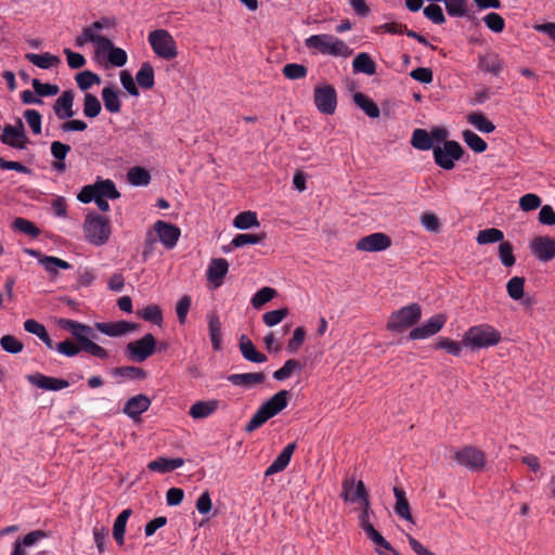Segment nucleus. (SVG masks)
<instances>
[{
	"label": "nucleus",
	"instance_id": "obj_16",
	"mask_svg": "<svg viewBox=\"0 0 555 555\" xmlns=\"http://www.w3.org/2000/svg\"><path fill=\"white\" fill-rule=\"evenodd\" d=\"M391 238L382 232H376L366 236L361 237L357 244L356 248L362 251H382L390 247Z\"/></svg>",
	"mask_w": 555,
	"mask_h": 555
},
{
	"label": "nucleus",
	"instance_id": "obj_4",
	"mask_svg": "<svg viewBox=\"0 0 555 555\" xmlns=\"http://www.w3.org/2000/svg\"><path fill=\"white\" fill-rule=\"evenodd\" d=\"M465 347H489L501 341V333L489 324L472 326L464 336Z\"/></svg>",
	"mask_w": 555,
	"mask_h": 555
},
{
	"label": "nucleus",
	"instance_id": "obj_47",
	"mask_svg": "<svg viewBox=\"0 0 555 555\" xmlns=\"http://www.w3.org/2000/svg\"><path fill=\"white\" fill-rule=\"evenodd\" d=\"M98 195L109 199H116L120 196V193L116 189L115 183L109 180H99L95 182Z\"/></svg>",
	"mask_w": 555,
	"mask_h": 555
},
{
	"label": "nucleus",
	"instance_id": "obj_59",
	"mask_svg": "<svg viewBox=\"0 0 555 555\" xmlns=\"http://www.w3.org/2000/svg\"><path fill=\"white\" fill-rule=\"evenodd\" d=\"M93 539L96 545V548L100 554H103L106 551V541L108 538V529L104 526H94L93 530Z\"/></svg>",
	"mask_w": 555,
	"mask_h": 555
},
{
	"label": "nucleus",
	"instance_id": "obj_51",
	"mask_svg": "<svg viewBox=\"0 0 555 555\" xmlns=\"http://www.w3.org/2000/svg\"><path fill=\"white\" fill-rule=\"evenodd\" d=\"M13 229L24 234H27L33 238L37 237L40 234V230L35 225V223L22 217L14 219Z\"/></svg>",
	"mask_w": 555,
	"mask_h": 555
},
{
	"label": "nucleus",
	"instance_id": "obj_39",
	"mask_svg": "<svg viewBox=\"0 0 555 555\" xmlns=\"http://www.w3.org/2000/svg\"><path fill=\"white\" fill-rule=\"evenodd\" d=\"M127 179L132 185L146 186L151 181V175L145 168L137 166L128 170Z\"/></svg>",
	"mask_w": 555,
	"mask_h": 555
},
{
	"label": "nucleus",
	"instance_id": "obj_64",
	"mask_svg": "<svg viewBox=\"0 0 555 555\" xmlns=\"http://www.w3.org/2000/svg\"><path fill=\"white\" fill-rule=\"evenodd\" d=\"M287 313L288 311L286 308L268 311L262 315V320L266 325L274 326L279 324Z\"/></svg>",
	"mask_w": 555,
	"mask_h": 555
},
{
	"label": "nucleus",
	"instance_id": "obj_25",
	"mask_svg": "<svg viewBox=\"0 0 555 555\" xmlns=\"http://www.w3.org/2000/svg\"><path fill=\"white\" fill-rule=\"evenodd\" d=\"M184 465V460L182 457H164L158 456L154 461H151L147 464V468L152 472H157L160 474H166L173 472L177 468H180Z\"/></svg>",
	"mask_w": 555,
	"mask_h": 555
},
{
	"label": "nucleus",
	"instance_id": "obj_37",
	"mask_svg": "<svg viewBox=\"0 0 555 555\" xmlns=\"http://www.w3.org/2000/svg\"><path fill=\"white\" fill-rule=\"evenodd\" d=\"M353 101L369 117L377 118L379 116L380 111L377 104L365 94L361 92L354 93Z\"/></svg>",
	"mask_w": 555,
	"mask_h": 555
},
{
	"label": "nucleus",
	"instance_id": "obj_58",
	"mask_svg": "<svg viewBox=\"0 0 555 555\" xmlns=\"http://www.w3.org/2000/svg\"><path fill=\"white\" fill-rule=\"evenodd\" d=\"M48 532L44 530H34L23 537H18L16 541L26 547L36 545L39 541L48 538Z\"/></svg>",
	"mask_w": 555,
	"mask_h": 555
},
{
	"label": "nucleus",
	"instance_id": "obj_34",
	"mask_svg": "<svg viewBox=\"0 0 555 555\" xmlns=\"http://www.w3.org/2000/svg\"><path fill=\"white\" fill-rule=\"evenodd\" d=\"M101 94L106 111L114 114L120 112L121 102L118 91L114 87H104Z\"/></svg>",
	"mask_w": 555,
	"mask_h": 555
},
{
	"label": "nucleus",
	"instance_id": "obj_24",
	"mask_svg": "<svg viewBox=\"0 0 555 555\" xmlns=\"http://www.w3.org/2000/svg\"><path fill=\"white\" fill-rule=\"evenodd\" d=\"M74 98V91L66 90L55 101L53 105V111L59 119H68L75 115V112L73 111Z\"/></svg>",
	"mask_w": 555,
	"mask_h": 555
},
{
	"label": "nucleus",
	"instance_id": "obj_61",
	"mask_svg": "<svg viewBox=\"0 0 555 555\" xmlns=\"http://www.w3.org/2000/svg\"><path fill=\"white\" fill-rule=\"evenodd\" d=\"M444 4L449 15L455 17L466 15L467 0H444Z\"/></svg>",
	"mask_w": 555,
	"mask_h": 555
},
{
	"label": "nucleus",
	"instance_id": "obj_3",
	"mask_svg": "<svg viewBox=\"0 0 555 555\" xmlns=\"http://www.w3.org/2000/svg\"><path fill=\"white\" fill-rule=\"evenodd\" d=\"M86 240L95 245H104L111 236V223L107 217L89 214L83 222Z\"/></svg>",
	"mask_w": 555,
	"mask_h": 555
},
{
	"label": "nucleus",
	"instance_id": "obj_8",
	"mask_svg": "<svg viewBox=\"0 0 555 555\" xmlns=\"http://www.w3.org/2000/svg\"><path fill=\"white\" fill-rule=\"evenodd\" d=\"M59 324L63 330L72 333V335L79 341L80 347H100L94 343V340L99 338L95 327L68 319H61Z\"/></svg>",
	"mask_w": 555,
	"mask_h": 555
},
{
	"label": "nucleus",
	"instance_id": "obj_22",
	"mask_svg": "<svg viewBox=\"0 0 555 555\" xmlns=\"http://www.w3.org/2000/svg\"><path fill=\"white\" fill-rule=\"evenodd\" d=\"M504 61L495 52H487L478 56V68L481 72L499 76L504 69Z\"/></svg>",
	"mask_w": 555,
	"mask_h": 555
},
{
	"label": "nucleus",
	"instance_id": "obj_46",
	"mask_svg": "<svg viewBox=\"0 0 555 555\" xmlns=\"http://www.w3.org/2000/svg\"><path fill=\"white\" fill-rule=\"evenodd\" d=\"M75 80L77 82V86L82 90L87 91L90 89L93 85L101 83V78L98 74L91 72V70H83L76 75Z\"/></svg>",
	"mask_w": 555,
	"mask_h": 555
},
{
	"label": "nucleus",
	"instance_id": "obj_54",
	"mask_svg": "<svg viewBox=\"0 0 555 555\" xmlns=\"http://www.w3.org/2000/svg\"><path fill=\"white\" fill-rule=\"evenodd\" d=\"M275 295L276 291L274 288L264 286L253 296L250 301L254 308L259 309L270 301Z\"/></svg>",
	"mask_w": 555,
	"mask_h": 555
},
{
	"label": "nucleus",
	"instance_id": "obj_40",
	"mask_svg": "<svg viewBox=\"0 0 555 555\" xmlns=\"http://www.w3.org/2000/svg\"><path fill=\"white\" fill-rule=\"evenodd\" d=\"M354 72L373 75L376 70V65L371 56L366 53H359L352 62Z\"/></svg>",
	"mask_w": 555,
	"mask_h": 555
},
{
	"label": "nucleus",
	"instance_id": "obj_31",
	"mask_svg": "<svg viewBox=\"0 0 555 555\" xmlns=\"http://www.w3.org/2000/svg\"><path fill=\"white\" fill-rule=\"evenodd\" d=\"M25 59L34 64L35 66L48 69L53 66H56L61 63V60L59 56L53 55L49 52L42 53V54H36V53H26Z\"/></svg>",
	"mask_w": 555,
	"mask_h": 555
},
{
	"label": "nucleus",
	"instance_id": "obj_27",
	"mask_svg": "<svg viewBox=\"0 0 555 555\" xmlns=\"http://www.w3.org/2000/svg\"><path fill=\"white\" fill-rule=\"evenodd\" d=\"M218 406V400L196 401L191 405L189 414L194 420H203L214 414Z\"/></svg>",
	"mask_w": 555,
	"mask_h": 555
},
{
	"label": "nucleus",
	"instance_id": "obj_32",
	"mask_svg": "<svg viewBox=\"0 0 555 555\" xmlns=\"http://www.w3.org/2000/svg\"><path fill=\"white\" fill-rule=\"evenodd\" d=\"M131 513L132 511L130 508H126L116 517L114 521L113 537L119 546L124 545L125 543L126 526Z\"/></svg>",
	"mask_w": 555,
	"mask_h": 555
},
{
	"label": "nucleus",
	"instance_id": "obj_20",
	"mask_svg": "<svg viewBox=\"0 0 555 555\" xmlns=\"http://www.w3.org/2000/svg\"><path fill=\"white\" fill-rule=\"evenodd\" d=\"M151 399L143 393L133 396L127 400L122 412L133 421L140 420V416L151 406Z\"/></svg>",
	"mask_w": 555,
	"mask_h": 555
},
{
	"label": "nucleus",
	"instance_id": "obj_56",
	"mask_svg": "<svg viewBox=\"0 0 555 555\" xmlns=\"http://www.w3.org/2000/svg\"><path fill=\"white\" fill-rule=\"evenodd\" d=\"M31 86L38 96H54L60 92L57 85L43 83L39 79L31 80Z\"/></svg>",
	"mask_w": 555,
	"mask_h": 555
},
{
	"label": "nucleus",
	"instance_id": "obj_19",
	"mask_svg": "<svg viewBox=\"0 0 555 555\" xmlns=\"http://www.w3.org/2000/svg\"><path fill=\"white\" fill-rule=\"evenodd\" d=\"M530 248L539 260L547 262L555 257V238L538 236L531 242Z\"/></svg>",
	"mask_w": 555,
	"mask_h": 555
},
{
	"label": "nucleus",
	"instance_id": "obj_12",
	"mask_svg": "<svg viewBox=\"0 0 555 555\" xmlns=\"http://www.w3.org/2000/svg\"><path fill=\"white\" fill-rule=\"evenodd\" d=\"M313 100L317 108L325 115H333L337 106V93L331 85L317 86Z\"/></svg>",
	"mask_w": 555,
	"mask_h": 555
},
{
	"label": "nucleus",
	"instance_id": "obj_43",
	"mask_svg": "<svg viewBox=\"0 0 555 555\" xmlns=\"http://www.w3.org/2000/svg\"><path fill=\"white\" fill-rule=\"evenodd\" d=\"M301 367L302 365L298 360L288 359L282 367L273 373V378L279 382L285 380L289 378L296 370L300 371Z\"/></svg>",
	"mask_w": 555,
	"mask_h": 555
},
{
	"label": "nucleus",
	"instance_id": "obj_60",
	"mask_svg": "<svg viewBox=\"0 0 555 555\" xmlns=\"http://www.w3.org/2000/svg\"><path fill=\"white\" fill-rule=\"evenodd\" d=\"M424 15L434 24L441 25L446 22L443 11L439 4L431 3L425 7Z\"/></svg>",
	"mask_w": 555,
	"mask_h": 555
},
{
	"label": "nucleus",
	"instance_id": "obj_49",
	"mask_svg": "<svg viewBox=\"0 0 555 555\" xmlns=\"http://www.w3.org/2000/svg\"><path fill=\"white\" fill-rule=\"evenodd\" d=\"M514 247L511 242L502 241L499 245V257L502 264L506 268L513 267L516 262Z\"/></svg>",
	"mask_w": 555,
	"mask_h": 555
},
{
	"label": "nucleus",
	"instance_id": "obj_62",
	"mask_svg": "<svg viewBox=\"0 0 555 555\" xmlns=\"http://www.w3.org/2000/svg\"><path fill=\"white\" fill-rule=\"evenodd\" d=\"M157 349H125V357L131 362H143L155 353Z\"/></svg>",
	"mask_w": 555,
	"mask_h": 555
},
{
	"label": "nucleus",
	"instance_id": "obj_15",
	"mask_svg": "<svg viewBox=\"0 0 555 555\" xmlns=\"http://www.w3.org/2000/svg\"><path fill=\"white\" fill-rule=\"evenodd\" d=\"M90 39H93L92 37ZM99 41L96 53H107V61L112 66L121 67L127 63V53L124 49L115 47L113 41L108 38H94Z\"/></svg>",
	"mask_w": 555,
	"mask_h": 555
},
{
	"label": "nucleus",
	"instance_id": "obj_28",
	"mask_svg": "<svg viewBox=\"0 0 555 555\" xmlns=\"http://www.w3.org/2000/svg\"><path fill=\"white\" fill-rule=\"evenodd\" d=\"M69 152L70 145L68 144L60 141H53L51 143V154L56 159V162L52 165L54 170L59 172H64L66 170L64 160Z\"/></svg>",
	"mask_w": 555,
	"mask_h": 555
},
{
	"label": "nucleus",
	"instance_id": "obj_1",
	"mask_svg": "<svg viewBox=\"0 0 555 555\" xmlns=\"http://www.w3.org/2000/svg\"><path fill=\"white\" fill-rule=\"evenodd\" d=\"M288 398V390L283 389L274 393L270 399H268L258 408V410L246 424L245 430L247 433H251L261 427L267 421L278 415L287 406Z\"/></svg>",
	"mask_w": 555,
	"mask_h": 555
},
{
	"label": "nucleus",
	"instance_id": "obj_44",
	"mask_svg": "<svg viewBox=\"0 0 555 555\" xmlns=\"http://www.w3.org/2000/svg\"><path fill=\"white\" fill-rule=\"evenodd\" d=\"M208 319V328H209V337L212 347H220L221 340V323L217 314L209 313L207 315Z\"/></svg>",
	"mask_w": 555,
	"mask_h": 555
},
{
	"label": "nucleus",
	"instance_id": "obj_53",
	"mask_svg": "<svg viewBox=\"0 0 555 555\" xmlns=\"http://www.w3.org/2000/svg\"><path fill=\"white\" fill-rule=\"evenodd\" d=\"M283 75L291 80L302 79L308 74V68L302 64L288 63L283 69Z\"/></svg>",
	"mask_w": 555,
	"mask_h": 555
},
{
	"label": "nucleus",
	"instance_id": "obj_50",
	"mask_svg": "<svg viewBox=\"0 0 555 555\" xmlns=\"http://www.w3.org/2000/svg\"><path fill=\"white\" fill-rule=\"evenodd\" d=\"M504 237V234L501 230L495 228L485 229L478 232L477 235V243L482 244H490V243H496L502 242Z\"/></svg>",
	"mask_w": 555,
	"mask_h": 555
},
{
	"label": "nucleus",
	"instance_id": "obj_17",
	"mask_svg": "<svg viewBox=\"0 0 555 555\" xmlns=\"http://www.w3.org/2000/svg\"><path fill=\"white\" fill-rule=\"evenodd\" d=\"M27 380L31 385L48 391H59L69 386V383L66 379L47 376L38 372L27 375Z\"/></svg>",
	"mask_w": 555,
	"mask_h": 555
},
{
	"label": "nucleus",
	"instance_id": "obj_7",
	"mask_svg": "<svg viewBox=\"0 0 555 555\" xmlns=\"http://www.w3.org/2000/svg\"><path fill=\"white\" fill-rule=\"evenodd\" d=\"M149 42L154 53L165 60L175 59L178 55L177 44L169 31L156 29L149 34Z\"/></svg>",
	"mask_w": 555,
	"mask_h": 555
},
{
	"label": "nucleus",
	"instance_id": "obj_2",
	"mask_svg": "<svg viewBox=\"0 0 555 555\" xmlns=\"http://www.w3.org/2000/svg\"><path fill=\"white\" fill-rule=\"evenodd\" d=\"M308 49L332 56H349L352 50L339 38L330 34L312 35L305 40Z\"/></svg>",
	"mask_w": 555,
	"mask_h": 555
},
{
	"label": "nucleus",
	"instance_id": "obj_29",
	"mask_svg": "<svg viewBox=\"0 0 555 555\" xmlns=\"http://www.w3.org/2000/svg\"><path fill=\"white\" fill-rule=\"evenodd\" d=\"M112 376L122 380H143L146 378V372L137 366H118L112 370Z\"/></svg>",
	"mask_w": 555,
	"mask_h": 555
},
{
	"label": "nucleus",
	"instance_id": "obj_14",
	"mask_svg": "<svg viewBox=\"0 0 555 555\" xmlns=\"http://www.w3.org/2000/svg\"><path fill=\"white\" fill-rule=\"evenodd\" d=\"M447 317L438 313L428 319L425 323L410 331L409 339H425L437 334L446 324Z\"/></svg>",
	"mask_w": 555,
	"mask_h": 555
},
{
	"label": "nucleus",
	"instance_id": "obj_55",
	"mask_svg": "<svg viewBox=\"0 0 555 555\" xmlns=\"http://www.w3.org/2000/svg\"><path fill=\"white\" fill-rule=\"evenodd\" d=\"M525 278L514 276L506 284L508 296L514 300H519L524 296Z\"/></svg>",
	"mask_w": 555,
	"mask_h": 555
},
{
	"label": "nucleus",
	"instance_id": "obj_23",
	"mask_svg": "<svg viewBox=\"0 0 555 555\" xmlns=\"http://www.w3.org/2000/svg\"><path fill=\"white\" fill-rule=\"evenodd\" d=\"M296 450V443H288L281 453L275 457V460L268 466L264 472V476L269 477L275 475L278 473L283 472L288 464L291 463L292 456Z\"/></svg>",
	"mask_w": 555,
	"mask_h": 555
},
{
	"label": "nucleus",
	"instance_id": "obj_52",
	"mask_svg": "<svg viewBox=\"0 0 555 555\" xmlns=\"http://www.w3.org/2000/svg\"><path fill=\"white\" fill-rule=\"evenodd\" d=\"M264 238H266L264 233H261V234L242 233V234H236L233 237L231 244L234 247H243V246L249 245V244L261 243Z\"/></svg>",
	"mask_w": 555,
	"mask_h": 555
},
{
	"label": "nucleus",
	"instance_id": "obj_26",
	"mask_svg": "<svg viewBox=\"0 0 555 555\" xmlns=\"http://www.w3.org/2000/svg\"><path fill=\"white\" fill-rule=\"evenodd\" d=\"M229 270V263L223 258H215L210 261L207 269V279L215 284V286H220L222 284L223 278L225 276Z\"/></svg>",
	"mask_w": 555,
	"mask_h": 555
},
{
	"label": "nucleus",
	"instance_id": "obj_9",
	"mask_svg": "<svg viewBox=\"0 0 555 555\" xmlns=\"http://www.w3.org/2000/svg\"><path fill=\"white\" fill-rule=\"evenodd\" d=\"M421 307L417 304H411L393 312L388 321V328L401 332L413 324L421 318Z\"/></svg>",
	"mask_w": 555,
	"mask_h": 555
},
{
	"label": "nucleus",
	"instance_id": "obj_6",
	"mask_svg": "<svg viewBox=\"0 0 555 555\" xmlns=\"http://www.w3.org/2000/svg\"><path fill=\"white\" fill-rule=\"evenodd\" d=\"M464 155L462 145L453 140L446 141L443 146L436 145L433 147V156L437 166L444 170H451L455 166V162L460 160Z\"/></svg>",
	"mask_w": 555,
	"mask_h": 555
},
{
	"label": "nucleus",
	"instance_id": "obj_5",
	"mask_svg": "<svg viewBox=\"0 0 555 555\" xmlns=\"http://www.w3.org/2000/svg\"><path fill=\"white\" fill-rule=\"evenodd\" d=\"M452 461L469 472H482L486 466V454L474 446H465L462 449L453 450Z\"/></svg>",
	"mask_w": 555,
	"mask_h": 555
},
{
	"label": "nucleus",
	"instance_id": "obj_33",
	"mask_svg": "<svg viewBox=\"0 0 555 555\" xmlns=\"http://www.w3.org/2000/svg\"><path fill=\"white\" fill-rule=\"evenodd\" d=\"M135 81L139 87L145 90H150L154 87V68L149 62L142 63L140 69L137 72Z\"/></svg>",
	"mask_w": 555,
	"mask_h": 555
},
{
	"label": "nucleus",
	"instance_id": "obj_13",
	"mask_svg": "<svg viewBox=\"0 0 555 555\" xmlns=\"http://www.w3.org/2000/svg\"><path fill=\"white\" fill-rule=\"evenodd\" d=\"M0 141L11 147L24 150L29 142L22 119H17L16 125H5L0 135Z\"/></svg>",
	"mask_w": 555,
	"mask_h": 555
},
{
	"label": "nucleus",
	"instance_id": "obj_10",
	"mask_svg": "<svg viewBox=\"0 0 555 555\" xmlns=\"http://www.w3.org/2000/svg\"><path fill=\"white\" fill-rule=\"evenodd\" d=\"M341 499L345 502L362 505L365 501H370L369 492L362 480H356L354 477H346L341 483Z\"/></svg>",
	"mask_w": 555,
	"mask_h": 555
},
{
	"label": "nucleus",
	"instance_id": "obj_38",
	"mask_svg": "<svg viewBox=\"0 0 555 555\" xmlns=\"http://www.w3.org/2000/svg\"><path fill=\"white\" fill-rule=\"evenodd\" d=\"M467 121L483 133H491L495 126L481 112H473L467 115Z\"/></svg>",
	"mask_w": 555,
	"mask_h": 555
},
{
	"label": "nucleus",
	"instance_id": "obj_36",
	"mask_svg": "<svg viewBox=\"0 0 555 555\" xmlns=\"http://www.w3.org/2000/svg\"><path fill=\"white\" fill-rule=\"evenodd\" d=\"M411 145L420 151H428L434 146L433 138L425 129L417 128L413 131Z\"/></svg>",
	"mask_w": 555,
	"mask_h": 555
},
{
	"label": "nucleus",
	"instance_id": "obj_45",
	"mask_svg": "<svg viewBox=\"0 0 555 555\" xmlns=\"http://www.w3.org/2000/svg\"><path fill=\"white\" fill-rule=\"evenodd\" d=\"M102 109L100 100L92 93H86L83 99V115L87 118H95Z\"/></svg>",
	"mask_w": 555,
	"mask_h": 555
},
{
	"label": "nucleus",
	"instance_id": "obj_18",
	"mask_svg": "<svg viewBox=\"0 0 555 555\" xmlns=\"http://www.w3.org/2000/svg\"><path fill=\"white\" fill-rule=\"evenodd\" d=\"M154 230L160 243L167 248L172 249L180 237V229L177 225L158 220L154 223Z\"/></svg>",
	"mask_w": 555,
	"mask_h": 555
},
{
	"label": "nucleus",
	"instance_id": "obj_21",
	"mask_svg": "<svg viewBox=\"0 0 555 555\" xmlns=\"http://www.w3.org/2000/svg\"><path fill=\"white\" fill-rule=\"evenodd\" d=\"M137 324L127 321L117 322H96L94 323L95 331L101 332L111 337H120L137 328Z\"/></svg>",
	"mask_w": 555,
	"mask_h": 555
},
{
	"label": "nucleus",
	"instance_id": "obj_35",
	"mask_svg": "<svg viewBox=\"0 0 555 555\" xmlns=\"http://www.w3.org/2000/svg\"><path fill=\"white\" fill-rule=\"evenodd\" d=\"M24 330L36 335L47 347H52V340L43 324L34 319H28L24 322Z\"/></svg>",
	"mask_w": 555,
	"mask_h": 555
},
{
	"label": "nucleus",
	"instance_id": "obj_30",
	"mask_svg": "<svg viewBox=\"0 0 555 555\" xmlns=\"http://www.w3.org/2000/svg\"><path fill=\"white\" fill-rule=\"evenodd\" d=\"M228 380L231 382L234 386H242L245 388H250L254 385L263 383L264 375L260 372L259 373L232 374L228 377Z\"/></svg>",
	"mask_w": 555,
	"mask_h": 555
},
{
	"label": "nucleus",
	"instance_id": "obj_11",
	"mask_svg": "<svg viewBox=\"0 0 555 555\" xmlns=\"http://www.w3.org/2000/svg\"><path fill=\"white\" fill-rule=\"evenodd\" d=\"M116 26V21L113 17H102L95 22H93L90 26L83 27L81 35L77 36L75 39L76 47H83L88 42H91L95 46L99 44V41L92 38H106L99 34L100 30L114 28Z\"/></svg>",
	"mask_w": 555,
	"mask_h": 555
},
{
	"label": "nucleus",
	"instance_id": "obj_42",
	"mask_svg": "<svg viewBox=\"0 0 555 555\" xmlns=\"http://www.w3.org/2000/svg\"><path fill=\"white\" fill-rule=\"evenodd\" d=\"M233 225L241 230H246L253 227H258L259 221L255 211L240 212L233 220Z\"/></svg>",
	"mask_w": 555,
	"mask_h": 555
},
{
	"label": "nucleus",
	"instance_id": "obj_41",
	"mask_svg": "<svg viewBox=\"0 0 555 555\" xmlns=\"http://www.w3.org/2000/svg\"><path fill=\"white\" fill-rule=\"evenodd\" d=\"M463 140L468 145L470 150H473L476 153H482L487 150L488 144L487 142L479 137L477 133H475L472 130H464L463 133Z\"/></svg>",
	"mask_w": 555,
	"mask_h": 555
},
{
	"label": "nucleus",
	"instance_id": "obj_63",
	"mask_svg": "<svg viewBox=\"0 0 555 555\" xmlns=\"http://www.w3.org/2000/svg\"><path fill=\"white\" fill-rule=\"evenodd\" d=\"M24 117L35 134L41 133V114L36 109H26Z\"/></svg>",
	"mask_w": 555,
	"mask_h": 555
},
{
	"label": "nucleus",
	"instance_id": "obj_48",
	"mask_svg": "<svg viewBox=\"0 0 555 555\" xmlns=\"http://www.w3.org/2000/svg\"><path fill=\"white\" fill-rule=\"evenodd\" d=\"M137 314L145 321L152 322L159 325L163 321L162 309L157 305H149L141 310L137 311Z\"/></svg>",
	"mask_w": 555,
	"mask_h": 555
},
{
	"label": "nucleus",
	"instance_id": "obj_57",
	"mask_svg": "<svg viewBox=\"0 0 555 555\" xmlns=\"http://www.w3.org/2000/svg\"><path fill=\"white\" fill-rule=\"evenodd\" d=\"M487 27L493 33H502L505 28V20L495 12H490L483 17Z\"/></svg>",
	"mask_w": 555,
	"mask_h": 555
}]
</instances>
